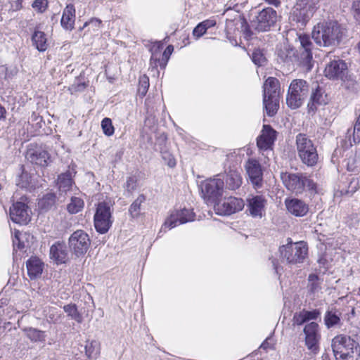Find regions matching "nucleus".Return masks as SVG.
<instances>
[{
	"mask_svg": "<svg viewBox=\"0 0 360 360\" xmlns=\"http://www.w3.org/2000/svg\"><path fill=\"white\" fill-rule=\"evenodd\" d=\"M296 149L301 162L308 166L314 167L319 160L316 146L304 134H299L296 136Z\"/></svg>",
	"mask_w": 360,
	"mask_h": 360,
	"instance_id": "f03ea898",
	"label": "nucleus"
},
{
	"mask_svg": "<svg viewBox=\"0 0 360 360\" xmlns=\"http://www.w3.org/2000/svg\"><path fill=\"white\" fill-rule=\"evenodd\" d=\"M174 50V47L172 45H169L166 49L165 50L164 53H162V60L160 62L158 58V53H153L151 58H150V63L153 64L155 63V65H157V61L158 60L160 63V65L162 66L163 68L165 66L169 56L172 54V51Z\"/></svg>",
	"mask_w": 360,
	"mask_h": 360,
	"instance_id": "4c0bfd02",
	"label": "nucleus"
},
{
	"mask_svg": "<svg viewBox=\"0 0 360 360\" xmlns=\"http://www.w3.org/2000/svg\"><path fill=\"white\" fill-rule=\"evenodd\" d=\"M304 333L305 334V345L307 349L314 354L317 353L321 338L318 323L311 322L307 324L304 328Z\"/></svg>",
	"mask_w": 360,
	"mask_h": 360,
	"instance_id": "2eb2a0df",
	"label": "nucleus"
},
{
	"mask_svg": "<svg viewBox=\"0 0 360 360\" xmlns=\"http://www.w3.org/2000/svg\"><path fill=\"white\" fill-rule=\"evenodd\" d=\"M22 331L25 333L26 337L32 342L45 341L46 335L44 331L32 327L24 328Z\"/></svg>",
	"mask_w": 360,
	"mask_h": 360,
	"instance_id": "72a5a7b5",
	"label": "nucleus"
},
{
	"mask_svg": "<svg viewBox=\"0 0 360 360\" xmlns=\"http://www.w3.org/2000/svg\"><path fill=\"white\" fill-rule=\"evenodd\" d=\"M206 30L204 28V27L201 25V23H199L193 30V34L194 37H196L197 38L200 37L202 36L205 32Z\"/></svg>",
	"mask_w": 360,
	"mask_h": 360,
	"instance_id": "603ef678",
	"label": "nucleus"
},
{
	"mask_svg": "<svg viewBox=\"0 0 360 360\" xmlns=\"http://www.w3.org/2000/svg\"><path fill=\"white\" fill-rule=\"evenodd\" d=\"M27 274L31 279L39 277L43 271L44 264L36 257H30L26 262Z\"/></svg>",
	"mask_w": 360,
	"mask_h": 360,
	"instance_id": "b1692460",
	"label": "nucleus"
},
{
	"mask_svg": "<svg viewBox=\"0 0 360 360\" xmlns=\"http://www.w3.org/2000/svg\"><path fill=\"white\" fill-rule=\"evenodd\" d=\"M319 313L316 311H302L300 313H296L293 316L294 324L301 325L304 322L310 320L316 319Z\"/></svg>",
	"mask_w": 360,
	"mask_h": 360,
	"instance_id": "7c9ffc66",
	"label": "nucleus"
},
{
	"mask_svg": "<svg viewBox=\"0 0 360 360\" xmlns=\"http://www.w3.org/2000/svg\"><path fill=\"white\" fill-rule=\"evenodd\" d=\"M20 178L22 179H25V181L22 184V187H25L27 185H29V184H30V181H28L29 175L27 172H22L20 176Z\"/></svg>",
	"mask_w": 360,
	"mask_h": 360,
	"instance_id": "6e6d98bb",
	"label": "nucleus"
},
{
	"mask_svg": "<svg viewBox=\"0 0 360 360\" xmlns=\"http://www.w3.org/2000/svg\"><path fill=\"white\" fill-rule=\"evenodd\" d=\"M347 64L342 60L330 61L325 68L324 73L329 79H342L347 74Z\"/></svg>",
	"mask_w": 360,
	"mask_h": 360,
	"instance_id": "6ab92c4d",
	"label": "nucleus"
},
{
	"mask_svg": "<svg viewBox=\"0 0 360 360\" xmlns=\"http://www.w3.org/2000/svg\"><path fill=\"white\" fill-rule=\"evenodd\" d=\"M246 174L255 188H261L263 182V171L260 163L255 159L250 158L245 165Z\"/></svg>",
	"mask_w": 360,
	"mask_h": 360,
	"instance_id": "4468645a",
	"label": "nucleus"
},
{
	"mask_svg": "<svg viewBox=\"0 0 360 360\" xmlns=\"http://www.w3.org/2000/svg\"><path fill=\"white\" fill-rule=\"evenodd\" d=\"M315 43L323 47L338 46L342 36L341 26L336 21H324L316 24L312 30Z\"/></svg>",
	"mask_w": 360,
	"mask_h": 360,
	"instance_id": "f257e3e1",
	"label": "nucleus"
},
{
	"mask_svg": "<svg viewBox=\"0 0 360 360\" xmlns=\"http://www.w3.org/2000/svg\"><path fill=\"white\" fill-rule=\"evenodd\" d=\"M136 187V180L134 177H129L126 182V188L129 191H133Z\"/></svg>",
	"mask_w": 360,
	"mask_h": 360,
	"instance_id": "864d4df0",
	"label": "nucleus"
},
{
	"mask_svg": "<svg viewBox=\"0 0 360 360\" xmlns=\"http://www.w3.org/2000/svg\"><path fill=\"white\" fill-rule=\"evenodd\" d=\"M32 41L33 45L39 51H44L48 48L46 35L41 31H35L32 34Z\"/></svg>",
	"mask_w": 360,
	"mask_h": 360,
	"instance_id": "c756f323",
	"label": "nucleus"
},
{
	"mask_svg": "<svg viewBox=\"0 0 360 360\" xmlns=\"http://www.w3.org/2000/svg\"><path fill=\"white\" fill-rule=\"evenodd\" d=\"M75 8L70 4L66 6L63 11L60 20L61 26L66 30H72L75 27Z\"/></svg>",
	"mask_w": 360,
	"mask_h": 360,
	"instance_id": "5701e85b",
	"label": "nucleus"
},
{
	"mask_svg": "<svg viewBox=\"0 0 360 360\" xmlns=\"http://www.w3.org/2000/svg\"><path fill=\"white\" fill-rule=\"evenodd\" d=\"M331 347L336 359L353 360L356 342L349 336L338 335L332 340Z\"/></svg>",
	"mask_w": 360,
	"mask_h": 360,
	"instance_id": "39448f33",
	"label": "nucleus"
},
{
	"mask_svg": "<svg viewBox=\"0 0 360 360\" xmlns=\"http://www.w3.org/2000/svg\"><path fill=\"white\" fill-rule=\"evenodd\" d=\"M320 0H299L293 7L290 19L304 25L319 8Z\"/></svg>",
	"mask_w": 360,
	"mask_h": 360,
	"instance_id": "20e7f679",
	"label": "nucleus"
},
{
	"mask_svg": "<svg viewBox=\"0 0 360 360\" xmlns=\"http://www.w3.org/2000/svg\"><path fill=\"white\" fill-rule=\"evenodd\" d=\"M269 347V344L267 342V340H266L265 342H264L262 345H261V348H263L264 349H266L267 347Z\"/></svg>",
	"mask_w": 360,
	"mask_h": 360,
	"instance_id": "bf43d9fd",
	"label": "nucleus"
},
{
	"mask_svg": "<svg viewBox=\"0 0 360 360\" xmlns=\"http://www.w3.org/2000/svg\"><path fill=\"white\" fill-rule=\"evenodd\" d=\"M359 295H360V288H359Z\"/></svg>",
	"mask_w": 360,
	"mask_h": 360,
	"instance_id": "680f3d73",
	"label": "nucleus"
},
{
	"mask_svg": "<svg viewBox=\"0 0 360 360\" xmlns=\"http://www.w3.org/2000/svg\"><path fill=\"white\" fill-rule=\"evenodd\" d=\"M63 310L67 314L68 316H69L71 319H73L79 323L83 321L82 315L78 311L76 304H66L63 307Z\"/></svg>",
	"mask_w": 360,
	"mask_h": 360,
	"instance_id": "e433bc0d",
	"label": "nucleus"
},
{
	"mask_svg": "<svg viewBox=\"0 0 360 360\" xmlns=\"http://www.w3.org/2000/svg\"><path fill=\"white\" fill-rule=\"evenodd\" d=\"M309 87L303 79H293L288 88L286 96V103L292 109L300 108L307 97Z\"/></svg>",
	"mask_w": 360,
	"mask_h": 360,
	"instance_id": "7ed1b4c3",
	"label": "nucleus"
},
{
	"mask_svg": "<svg viewBox=\"0 0 360 360\" xmlns=\"http://www.w3.org/2000/svg\"><path fill=\"white\" fill-rule=\"evenodd\" d=\"M27 158L32 163L43 167L48 166L51 162V155L42 146L30 148L27 150Z\"/></svg>",
	"mask_w": 360,
	"mask_h": 360,
	"instance_id": "f3484780",
	"label": "nucleus"
},
{
	"mask_svg": "<svg viewBox=\"0 0 360 360\" xmlns=\"http://www.w3.org/2000/svg\"><path fill=\"white\" fill-rule=\"evenodd\" d=\"M162 157L169 167H174L176 165V160L168 152H162Z\"/></svg>",
	"mask_w": 360,
	"mask_h": 360,
	"instance_id": "3c124183",
	"label": "nucleus"
},
{
	"mask_svg": "<svg viewBox=\"0 0 360 360\" xmlns=\"http://www.w3.org/2000/svg\"><path fill=\"white\" fill-rule=\"evenodd\" d=\"M352 141L354 143L360 142V115L357 117L352 131Z\"/></svg>",
	"mask_w": 360,
	"mask_h": 360,
	"instance_id": "a18cd8bd",
	"label": "nucleus"
},
{
	"mask_svg": "<svg viewBox=\"0 0 360 360\" xmlns=\"http://www.w3.org/2000/svg\"><path fill=\"white\" fill-rule=\"evenodd\" d=\"M224 186V179L217 175L215 178L206 180L202 184V192L205 198L215 200L222 195Z\"/></svg>",
	"mask_w": 360,
	"mask_h": 360,
	"instance_id": "ddd939ff",
	"label": "nucleus"
},
{
	"mask_svg": "<svg viewBox=\"0 0 360 360\" xmlns=\"http://www.w3.org/2000/svg\"><path fill=\"white\" fill-rule=\"evenodd\" d=\"M149 87V79L146 75H143L139 78V85L138 91L141 96H145Z\"/></svg>",
	"mask_w": 360,
	"mask_h": 360,
	"instance_id": "37998d69",
	"label": "nucleus"
},
{
	"mask_svg": "<svg viewBox=\"0 0 360 360\" xmlns=\"http://www.w3.org/2000/svg\"><path fill=\"white\" fill-rule=\"evenodd\" d=\"M145 200L146 198L143 194L139 195L131 205L129 209V212L133 218L138 217L139 216L141 205L145 201Z\"/></svg>",
	"mask_w": 360,
	"mask_h": 360,
	"instance_id": "ea45409f",
	"label": "nucleus"
},
{
	"mask_svg": "<svg viewBox=\"0 0 360 360\" xmlns=\"http://www.w3.org/2000/svg\"><path fill=\"white\" fill-rule=\"evenodd\" d=\"M84 200L78 197H71L70 202L67 205V210L70 214H76L84 207Z\"/></svg>",
	"mask_w": 360,
	"mask_h": 360,
	"instance_id": "58836bf2",
	"label": "nucleus"
},
{
	"mask_svg": "<svg viewBox=\"0 0 360 360\" xmlns=\"http://www.w3.org/2000/svg\"><path fill=\"white\" fill-rule=\"evenodd\" d=\"M281 178L285 186L292 192L302 193L304 189H316V184L313 180L302 174L283 172Z\"/></svg>",
	"mask_w": 360,
	"mask_h": 360,
	"instance_id": "423d86ee",
	"label": "nucleus"
},
{
	"mask_svg": "<svg viewBox=\"0 0 360 360\" xmlns=\"http://www.w3.org/2000/svg\"><path fill=\"white\" fill-rule=\"evenodd\" d=\"M11 220L20 224H26L30 221V214L28 207L22 202L13 203L10 208Z\"/></svg>",
	"mask_w": 360,
	"mask_h": 360,
	"instance_id": "a211bd4d",
	"label": "nucleus"
},
{
	"mask_svg": "<svg viewBox=\"0 0 360 360\" xmlns=\"http://www.w3.org/2000/svg\"><path fill=\"white\" fill-rule=\"evenodd\" d=\"M252 60L258 66L264 65L266 62L264 55L260 50H255L252 53Z\"/></svg>",
	"mask_w": 360,
	"mask_h": 360,
	"instance_id": "c03bdc74",
	"label": "nucleus"
},
{
	"mask_svg": "<svg viewBox=\"0 0 360 360\" xmlns=\"http://www.w3.org/2000/svg\"><path fill=\"white\" fill-rule=\"evenodd\" d=\"M32 8L38 13H44L48 7L47 0H35L32 4Z\"/></svg>",
	"mask_w": 360,
	"mask_h": 360,
	"instance_id": "49530a36",
	"label": "nucleus"
},
{
	"mask_svg": "<svg viewBox=\"0 0 360 360\" xmlns=\"http://www.w3.org/2000/svg\"><path fill=\"white\" fill-rule=\"evenodd\" d=\"M266 199L262 195L252 196L248 199V210L253 217L262 218L265 212Z\"/></svg>",
	"mask_w": 360,
	"mask_h": 360,
	"instance_id": "aec40b11",
	"label": "nucleus"
},
{
	"mask_svg": "<svg viewBox=\"0 0 360 360\" xmlns=\"http://www.w3.org/2000/svg\"><path fill=\"white\" fill-rule=\"evenodd\" d=\"M51 259H54L57 264L65 263L68 259V252L66 246L62 243L53 245L50 249Z\"/></svg>",
	"mask_w": 360,
	"mask_h": 360,
	"instance_id": "393cba45",
	"label": "nucleus"
},
{
	"mask_svg": "<svg viewBox=\"0 0 360 360\" xmlns=\"http://www.w3.org/2000/svg\"><path fill=\"white\" fill-rule=\"evenodd\" d=\"M101 24V21L98 19L92 18L89 21L86 22L83 27L79 28V30H82L84 28L89 27V30H97Z\"/></svg>",
	"mask_w": 360,
	"mask_h": 360,
	"instance_id": "de8ad7c7",
	"label": "nucleus"
},
{
	"mask_svg": "<svg viewBox=\"0 0 360 360\" xmlns=\"http://www.w3.org/2000/svg\"><path fill=\"white\" fill-rule=\"evenodd\" d=\"M278 19L276 11L272 8L268 7L262 9L252 22V26L258 32H265L274 26Z\"/></svg>",
	"mask_w": 360,
	"mask_h": 360,
	"instance_id": "1a4fd4ad",
	"label": "nucleus"
},
{
	"mask_svg": "<svg viewBox=\"0 0 360 360\" xmlns=\"http://www.w3.org/2000/svg\"><path fill=\"white\" fill-rule=\"evenodd\" d=\"M264 98L267 97H279L280 94V82L278 79L270 77L266 79L264 86Z\"/></svg>",
	"mask_w": 360,
	"mask_h": 360,
	"instance_id": "a878e982",
	"label": "nucleus"
},
{
	"mask_svg": "<svg viewBox=\"0 0 360 360\" xmlns=\"http://www.w3.org/2000/svg\"><path fill=\"white\" fill-rule=\"evenodd\" d=\"M276 133L269 125H264L262 134L257 139V146L262 150L271 148L276 139Z\"/></svg>",
	"mask_w": 360,
	"mask_h": 360,
	"instance_id": "412c9836",
	"label": "nucleus"
},
{
	"mask_svg": "<svg viewBox=\"0 0 360 360\" xmlns=\"http://www.w3.org/2000/svg\"><path fill=\"white\" fill-rule=\"evenodd\" d=\"M112 204L102 202L98 204L94 214V226L100 233L108 232L112 225Z\"/></svg>",
	"mask_w": 360,
	"mask_h": 360,
	"instance_id": "6e6552de",
	"label": "nucleus"
},
{
	"mask_svg": "<svg viewBox=\"0 0 360 360\" xmlns=\"http://www.w3.org/2000/svg\"><path fill=\"white\" fill-rule=\"evenodd\" d=\"M285 203L288 211L296 217H303L309 211L308 205L299 199L286 200Z\"/></svg>",
	"mask_w": 360,
	"mask_h": 360,
	"instance_id": "4be33fe9",
	"label": "nucleus"
},
{
	"mask_svg": "<svg viewBox=\"0 0 360 360\" xmlns=\"http://www.w3.org/2000/svg\"><path fill=\"white\" fill-rule=\"evenodd\" d=\"M352 11L355 19L360 22V0L353 1Z\"/></svg>",
	"mask_w": 360,
	"mask_h": 360,
	"instance_id": "8fccbe9b",
	"label": "nucleus"
},
{
	"mask_svg": "<svg viewBox=\"0 0 360 360\" xmlns=\"http://www.w3.org/2000/svg\"><path fill=\"white\" fill-rule=\"evenodd\" d=\"M327 103L326 96L323 95V91L319 86L312 91L310 101L308 103V108L309 111H314L317 105L326 104Z\"/></svg>",
	"mask_w": 360,
	"mask_h": 360,
	"instance_id": "bb28decb",
	"label": "nucleus"
},
{
	"mask_svg": "<svg viewBox=\"0 0 360 360\" xmlns=\"http://www.w3.org/2000/svg\"><path fill=\"white\" fill-rule=\"evenodd\" d=\"M307 246L302 241L294 243L290 242L280 248L281 257L290 264L303 262L307 255Z\"/></svg>",
	"mask_w": 360,
	"mask_h": 360,
	"instance_id": "0eeeda50",
	"label": "nucleus"
},
{
	"mask_svg": "<svg viewBox=\"0 0 360 360\" xmlns=\"http://www.w3.org/2000/svg\"><path fill=\"white\" fill-rule=\"evenodd\" d=\"M243 207V200L241 198L235 197L224 198L214 205L216 212L220 215H229L242 210Z\"/></svg>",
	"mask_w": 360,
	"mask_h": 360,
	"instance_id": "9b49d317",
	"label": "nucleus"
},
{
	"mask_svg": "<svg viewBox=\"0 0 360 360\" xmlns=\"http://www.w3.org/2000/svg\"><path fill=\"white\" fill-rule=\"evenodd\" d=\"M264 108L269 116H274L279 108V97H267L263 99Z\"/></svg>",
	"mask_w": 360,
	"mask_h": 360,
	"instance_id": "473e14b6",
	"label": "nucleus"
},
{
	"mask_svg": "<svg viewBox=\"0 0 360 360\" xmlns=\"http://www.w3.org/2000/svg\"><path fill=\"white\" fill-rule=\"evenodd\" d=\"M25 233L16 232L14 239L13 240L14 247H18V249H22L25 247V244L21 240L24 238Z\"/></svg>",
	"mask_w": 360,
	"mask_h": 360,
	"instance_id": "09e8293b",
	"label": "nucleus"
},
{
	"mask_svg": "<svg viewBox=\"0 0 360 360\" xmlns=\"http://www.w3.org/2000/svg\"><path fill=\"white\" fill-rule=\"evenodd\" d=\"M295 52L293 49L285 48L284 49L280 50L278 56L281 62L290 64L297 60Z\"/></svg>",
	"mask_w": 360,
	"mask_h": 360,
	"instance_id": "c9c22d12",
	"label": "nucleus"
},
{
	"mask_svg": "<svg viewBox=\"0 0 360 360\" xmlns=\"http://www.w3.org/2000/svg\"><path fill=\"white\" fill-rule=\"evenodd\" d=\"M340 313L338 311H328L326 312L324 321L327 328L340 326L341 323Z\"/></svg>",
	"mask_w": 360,
	"mask_h": 360,
	"instance_id": "f704fd0d",
	"label": "nucleus"
},
{
	"mask_svg": "<svg viewBox=\"0 0 360 360\" xmlns=\"http://www.w3.org/2000/svg\"><path fill=\"white\" fill-rule=\"evenodd\" d=\"M347 135L349 137V139H351L352 134H351V130L350 129H349L347 131ZM349 141H351V139H349Z\"/></svg>",
	"mask_w": 360,
	"mask_h": 360,
	"instance_id": "052dcab7",
	"label": "nucleus"
},
{
	"mask_svg": "<svg viewBox=\"0 0 360 360\" xmlns=\"http://www.w3.org/2000/svg\"><path fill=\"white\" fill-rule=\"evenodd\" d=\"M101 127L105 135L110 136L114 134L115 129L110 118L105 117L102 120Z\"/></svg>",
	"mask_w": 360,
	"mask_h": 360,
	"instance_id": "79ce46f5",
	"label": "nucleus"
},
{
	"mask_svg": "<svg viewBox=\"0 0 360 360\" xmlns=\"http://www.w3.org/2000/svg\"><path fill=\"white\" fill-rule=\"evenodd\" d=\"M58 198L70 192L72 181L70 174H62L58 177Z\"/></svg>",
	"mask_w": 360,
	"mask_h": 360,
	"instance_id": "cd10ccee",
	"label": "nucleus"
},
{
	"mask_svg": "<svg viewBox=\"0 0 360 360\" xmlns=\"http://www.w3.org/2000/svg\"><path fill=\"white\" fill-rule=\"evenodd\" d=\"M6 110L0 105V120L5 117Z\"/></svg>",
	"mask_w": 360,
	"mask_h": 360,
	"instance_id": "13d9d810",
	"label": "nucleus"
},
{
	"mask_svg": "<svg viewBox=\"0 0 360 360\" xmlns=\"http://www.w3.org/2000/svg\"><path fill=\"white\" fill-rule=\"evenodd\" d=\"M321 281L316 274H310L308 277V290L314 297L317 296L321 290Z\"/></svg>",
	"mask_w": 360,
	"mask_h": 360,
	"instance_id": "2f4dec72",
	"label": "nucleus"
},
{
	"mask_svg": "<svg viewBox=\"0 0 360 360\" xmlns=\"http://www.w3.org/2000/svg\"><path fill=\"white\" fill-rule=\"evenodd\" d=\"M201 25L204 27V28L207 30L208 28L212 27L215 25L216 22L213 20H207L202 22Z\"/></svg>",
	"mask_w": 360,
	"mask_h": 360,
	"instance_id": "5fc2aeb1",
	"label": "nucleus"
},
{
	"mask_svg": "<svg viewBox=\"0 0 360 360\" xmlns=\"http://www.w3.org/2000/svg\"><path fill=\"white\" fill-rule=\"evenodd\" d=\"M84 349L85 354L88 358L96 356L98 353V342L95 340L88 341Z\"/></svg>",
	"mask_w": 360,
	"mask_h": 360,
	"instance_id": "a19ab883",
	"label": "nucleus"
},
{
	"mask_svg": "<svg viewBox=\"0 0 360 360\" xmlns=\"http://www.w3.org/2000/svg\"><path fill=\"white\" fill-rule=\"evenodd\" d=\"M194 218L195 214L190 210L183 209L181 210H175L170 214L169 217L166 219L163 226L165 229H171L177 225L193 221Z\"/></svg>",
	"mask_w": 360,
	"mask_h": 360,
	"instance_id": "dca6fc26",
	"label": "nucleus"
},
{
	"mask_svg": "<svg viewBox=\"0 0 360 360\" xmlns=\"http://www.w3.org/2000/svg\"><path fill=\"white\" fill-rule=\"evenodd\" d=\"M264 1H266V3H268L269 4L273 5L276 7L279 6L281 4L280 0H264Z\"/></svg>",
	"mask_w": 360,
	"mask_h": 360,
	"instance_id": "4d7b16f0",
	"label": "nucleus"
},
{
	"mask_svg": "<svg viewBox=\"0 0 360 360\" xmlns=\"http://www.w3.org/2000/svg\"><path fill=\"white\" fill-rule=\"evenodd\" d=\"M226 187L230 190H236L242 184L240 174L236 170H230L226 176Z\"/></svg>",
	"mask_w": 360,
	"mask_h": 360,
	"instance_id": "c85d7f7f",
	"label": "nucleus"
},
{
	"mask_svg": "<svg viewBox=\"0 0 360 360\" xmlns=\"http://www.w3.org/2000/svg\"><path fill=\"white\" fill-rule=\"evenodd\" d=\"M90 246V238L82 230L75 231L69 238V247L77 256L86 252Z\"/></svg>",
	"mask_w": 360,
	"mask_h": 360,
	"instance_id": "9d476101",
	"label": "nucleus"
},
{
	"mask_svg": "<svg viewBox=\"0 0 360 360\" xmlns=\"http://www.w3.org/2000/svg\"><path fill=\"white\" fill-rule=\"evenodd\" d=\"M299 41L300 43V48L299 51V56L297 57L296 60H297L300 65L309 70L311 68V49L313 44L309 37L305 34L299 36Z\"/></svg>",
	"mask_w": 360,
	"mask_h": 360,
	"instance_id": "f8f14e48",
	"label": "nucleus"
}]
</instances>
